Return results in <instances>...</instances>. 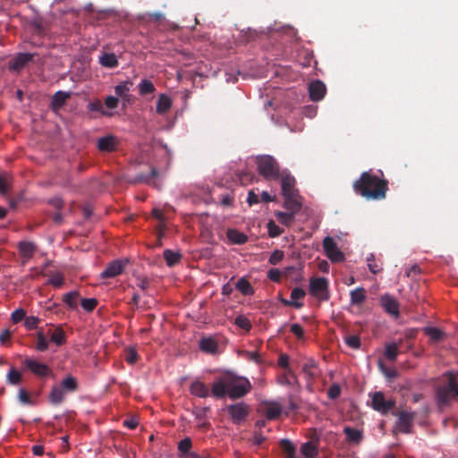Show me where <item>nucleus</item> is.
Masks as SVG:
<instances>
[{"mask_svg": "<svg viewBox=\"0 0 458 458\" xmlns=\"http://www.w3.org/2000/svg\"><path fill=\"white\" fill-rule=\"evenodd\" d=\"M353 191L366 199H384L388 191V181L374 174L372 171L361 173L353 182Z\"/></svg>", "mask_w": 458, "mask_h": 458, "instance_id": "nucleus-1", "label": "nucleus"}, {"mask_svg": "<svg viewBox=\"0 0 458 458\" xmlns=\"http://www.w3.org/2000/svg\"><path fill=\"white\" fill-rule=\"evenodd\" d=\"M445 376V381L437 389V399L439 406H445L451 401L458 400V377L451 372Z\"/></svg>", "mask_w": 458, "mask_h": 458, "instance_id": "nucleus-2", "label": "nucleus"}, {"mask_svg": "<svg viewBox=\"0 0 458 458\" xmlns=\"http://www.w3.org/2000/svg\"><path fill=\"white\" fill-rule=\"evenodd\" d=\"M256 165L259 174L267 181L279 180L280 165L276 159L270 155L256 157Z\"/></svg>", "mask_w": 458, "mask_h": 458, "instance_id": "nucleus-3", "label": "nucleus"}, {"mask_svg": "<svg viewBox=\"0 0 458 458\" xmlns=\"http://www.w3.org/2000/svg\"><path fill=\"white\" fill-rule=\"evenodd\" d=\"M251 389L248 379H237L228 376V392L231 399H238L245 396Z\"/></svg>", "mask_w": 458, "mask_h": 458, "instance_id": "nucleus-4", "label": "nucleus"}, {"mask_svg": "<svg viewBox=\"0 0 458 458\" xmlns=\"http://www.w3.org/2000/svg\"><path fill=\"white\" fill-rule=\"evenodd\" d=\"M282 194L284 198L297 197L298 191L295 188V178L287 170L280 174Z\"/></svg>", "mask_w": 458, "mask_h": 458, "instance_id": "nucleus-5", "label": "nucleus"}, {"mask_svg": "<svg viewBox=\"0 0 458 458\" xmlns=\"http://www.w3.org/2000/svg\"><path fill=\"white\" fill-rule=\"evenodd\" d=\"M322 244L327 257L332 262H342L344 260V254L339 250L336 242L332 237H325Z\"/></svg>", "mask_w": 458, "mask_h": 458, "instance_id": "nucleus-6", "label": "nucleus"}, {"mask_svg": "<svg viewBox=\"0 0 458 458\" xmlns=\"http://www.w3.org/2000/svg\"><path fill=\"white\" fill-rule=\"evenodd\" d=\"M328 282L325 277L312 278L310 283V293L316 298L327 301L329 298Z\"/></svg>", "mask_w": 458, "mask_h": 458, "instance_id": "nucleus-7", "label": "nucleus"}, {"mask_svg": "<svg viewBox=\"0 0 458 458\" xmlns=\"http://www.w3.org/2000/svg\"><path fill=\"white\" fill-rule=\"evenodd\" d=\"M29 29L31 33L30 43L35 47L42 46L41 38L47 34L46 26L41 21L36 19L30 21Z\"/></svg>", "mask_w": 458, "mask_h": 458, "instance_id": "nucleus-8", "label": "nucleus"}, {"mask_svg": "<svg viewBox=\"0 0 458 458\" xmlns=\"http://www.w3.org/2000/svg\"><path fill=\"white\" fill-rule=\"evenodd\" d=\"M128 262H129L128 259H114V260H113L101 272L100 277L102 279H108V278H114V277L123 274Z\"/></svg>", "mask_w": 458, "mask_h": 458, "instance_id": "nucleus-9", "label": "nucleus"}, {"mask_svg": "<svg viewBox=\"0 0 458 458\" xmlns=\"http://www.w3.org/2000/svg\"><path fill=\"white\" fill-rule=\"evenodd\" d=\"M226 409L234 424H241L244 421L250 412L249 406L244 403L230 404Z\"/></svg>", "mask_w": 458, "mask_h": 458, "instance_id": "nucleus-10", "label": "nucleus"}, {"mask_svg": "<svg viewBox=\"0 0 458 458\" xmlns=\"http://www.w3.org/2000/svg\"><path fill=\"white\" fill-rule=\"evenodd\" d=\"M394 401L386 400L385 395L382 392H376L372 395V408L375 411L381 412L382 414H386L390 410H392L394 407Z\"/></svg>", "mask_w": 458, "mask_h": 458, "instance_id": "nucleus-11", "label": "nucleus"}, {"mask_svg": "<svg viewBox=\"0 0 458 458\" xmlns=\"http://www.w3.org/2000/svg\"><path fill=\"white\" fill-rule=\"evenodd\" d=\"M35 55L36 54L19 53L9 62V70L14 72L21 71L30 62L33 61Z\"/></svg>", "mask_w": 458, "mask_h": 458, "instance_id": "nucleus-12", "label": "nucleus"}, {"mask_svg": "<svg viewBox=\"0 0 458 458\" xmlns=\"http://www.w3.org/2000/svg\"><path fill=\"white\" fill-rule=\"evenodd\" d=\"M228 392V376L223 377L216 380L212 384L210 394L216 398L222 399L225 397Z\"/></svg>", "mask_w": 458, "mask_h": 458, "instance_id": "nucleus-13", "label": "nucleus"}, {"mask_svg": "<svg viewBox=\"0 0 458 458\" xmlns=\"http://www.w3.org/2000/svg\"><path fill=\"white\" fill-rule=\"evenodd\" d=\"M380 304L385 311L395 318L400 315L398 301L389 294H385L380 299Z\"/></svg>", "mask_w": 458, "mask_h": 458, "instance_id": "nucleus-14", "label": "nucleus"}, {"mask_svg": "<svg viewBox=\"0 0 458 458\" xmlns=\"http://www.w3.org/2000/svg\"><path fill=\"white\" fill-rule=\"evenodd\" d=\"M306 293L303 289L300 287H295L291 292V299L292 300H286L284 298L280 299L281 303H283L284 306H293L296 309H301L303 306V302L299 301V300H301L305 297Z\"/></svg>", "mask_w": 458, "mask_h": 458, "instance_id": "nucleus-15", "label": "nucleus"}, {"mask_svg": "<svg viewBox=\"0 0 458 458\" xmlns=\"http://www.w3.org/2000/svg\"><path fill=\"white\" fill-rule=\"evenodd\" d=\"M25 366L35 375L38 377L48 376L51 373V369L46 364L40 363L32 359H26Z\"/></svg>", "mask_w": 458, "mask_h": 458, "instance_id": "nucleus-16", "label": "nucleus"}, {"mask_svg": "<svg viewBox=\"0 0 458 458\" xmlns=\"http://www.w3.org/2000/svg\"><path fill=\"white\" fill-rule=\"evenodd\" d=\"M414 419V413L406 411H401L397 420V428L400 432L410 433Z\"/></svg>", "mask_w": 458, "mask_h": 458, "instance_id": "nucleus-17", "label": "nucleus"}, {"mask_svg": "<svg viewBox=\"0 0 458 458\" xmlns=\"http://www.w3.org/2000/svg\"><path fill=\"white\" fill-rule=\"evenodd\" d=\"M327 91L326 85L321 81H315L309 86L310 98L312 101L321 100Z\"/></svg>", "mask_w": 458, "mask_h": 458, "instance_id": "nucleus-18", "label": "nucleus"}, {"mask_svg": "<svg viewBox=\"0 0 458 458\" xmlns=\"http://www.w3.org/2000/svg\"><path fill=\"white\" fill-rule=\"evenodd\" d=\"M118 140L114 135H107L98 140V148L102 152H113L117 148Z\"/></svg>", "mask_w": 458, "mask_h": 458, "instance_id": "nucleus-19", "label": "nucleus"}, {"mask_svg": "<svg viewBox=\"0 0 458 458\" xmlns=\"http://www.w3.org/2000/svg\"><path fill=\"white\" fill-rule=\"evenodd\" d=\"M19 253L22 259V264L27 263L36 251V245L30 242H20L18 244Z\"/></svg>", "mask_w": 458, "mask_h": 458, "instance_id": "nucleus-20", "label": "nucleus"}, {"mask_svg": "<svg viewBox=\"0 0 458 458\" xmlns=\"http://www.w3.org/2000/svg\"><path fill=\"white\" fill-rule=\"evenodd\" d=\"M190 393L199 398H207L210 395L208 386L199 380H195L191 384Z\"/></svg>", "mask_w": 458, "mask_h": 458, "instance_id": "nucleus-21", "label": "nucleus"}, {"mask_svg": "<svg viewBox=\"0 0 458 458\" xmlns=\"http://www.w3.org/2000/svg\"><path fill=\"white\" fill-rule=\"evenodd\" d=\"M71 98V93L59 90L54 94L51 99L50 107L54 111L60 110Z\"/></svg>", "mask_w": 458, "mask_h": 458, "instance_id": "nucleus-22", "label": "nucleus"}, {"mask_svg": "<svg viewBox=\"0 0 458 458\" xmlns=\"http://www.w3.org/2000/svg\"><path fill=\"white\" fill-rule=\"evenodd\" d=\"M301 370L305 374L309 384H311L318 377V366L316 361L312 359L303 364Z\"/></svg>", "mask_w": 458, "mask_h": 458, "instance_id": "nucleus-23", "label": "nucleus"}, {"mask_svg": "<svg viewBox=\"0 0 458 458\" xmlns=\"http://www.w3.org/2000/svg\"><path fill=\"white\" fill-rule=\"evenodd\" d=\"M47 334L50 335V341L57 346H61L66 342V335L61 326L56 327L52 333L49 330Z\"/></svg>", "mask_w": 458, "mask_h": 458, "instance_id": "nucleus-24", "label": "nucleus"}, {"mask_svg": "<svg viewBox=\"0 0 458 458\" xmlns=\"http://www.w3.org/2000/svg\"><path fill=\"white\" fill-rule=\"evenodd\" d=\"M344 432L346 436L347 441L352 444H360L363 438L362 432L360 429L345 427Z\"/></svg>", "mask_w": 458, "mask_h": 458, "instance_id": "nucleus-25", "label": "nucleus"}, {"mask_svg": "<svg viewBox=\"0 0 458 458\" xmlns=\"http://www.w3.org/2000/svg\"><path fill=\"white\" fill-rule=\"evenodd\" d=\"M99 64L106 68H115L118 66V59L114 53H104L99 57Z\"/></svg>", "mask_w": 458, "mask_h": 458, "instance_id": "nucleus-26", "label": "nucleus"}, {"mask_svg": "<svg viewBox=\"0 0 458 458\" xmlns=\"http://www.w3.org/2000/svg\"><path fill=\"white\" fill-rule=\"evenodd\" d=\"M226 236L234 244H243L248 240V237L243 233L236 229H228Z\"/></svg>", "mask_w": 458, "mask_h": 458, "instance_id": "nucleus-27", "label": "nucleus"}, {"mask_svg": "<svg viewBox=\"0 0 458 458\" xmlns=\"http://www.w3.org/2000/svg\"><path fill=\"white\" fill-rule=\"evenodd\" d=\"M158 171L155 167H151L150 173L148 174H140L136 175V177L133 179V182L135 183H146V184H152V179L157 178L158 176Z\"/></svg>", "mask_w": 458, "mask_h": 458, "instance_id": "nucleus-28", "label": "nucleus"}, {"mask_svg": "<svg viewBox=\"0 0 458 458\" xmlns=\"http://www.w3.org/2000/svg\"><path fill=\"white\" fill-rule=\"evenodd\" d=\"M282 413V407L277 403H270L267 405L265 414L267 420H276Z\"/></svg>", "mask_w": 458, "mask_h": 458, "instance_id": "nucleus-29", "label": "nucleus"}, {"mask_svg": "<svg viewBox=\"0 0 458 458\" xmlns=\"http://www.w3.org/2000/svg\"><path fill=\"white\" fill-rule=\"evenodd\" d=\"M235 288L243 295H252L254 293L253 287L245 277H242L237 281Z\"/></svg>", "mask_w": 458, "mask_h": 458, "instance_id": "nucleus-30", "label": "nucleus"}, {"mask_svg": "<svg viewBox=\"0 0 458 458\" xmlns=\"http://www.w3.org/2000/svg\"><path fill=\"white\" fill-rule=\"evenodd\" d=\"M171 106H172L171 99L167 96L161 94L159 96L157 103V107H156L157 113L163 114L166 113L171 108Z\"/></svg>", "mask_w": 458, "mask_h": 458, "instance_id": "nucleus-31", "label": "nucleus"}, {"mask_svg": "<svg viewBox=\"0 0 458 458\" xmlns=\"http://www.w3.org/2000/svg\"><path fill=\"white\" fill-rule=\"evenodd\" d=\"M217 343L212 338H204L199 343L201 351L214 354L217 351Z\"/></svg>", "mask_w": 458, "mask_h": 458, "instance_id": "nucleus-32", "label": "nucleus"}, {"mask_svg": "<svg viewBox=\"0 0 458 458\" xmlns=\"http://www.w3.org/2000/svg\"><path fill=\"white\" fill-rule=\"evenodd\" d=\"M301 453L306 458H314L318 455V447L312 442L309 441L301 446Z\"/></svg>", "mask_w": 458, "mask_h": 458, "instance_id": "nucleus-33", "label": "nucleus"}, {"mask_svg": "<svg viewBox=\"0 0 458 458\" xmlns=\"http://www.w3.org/2000/svg\"><path fill=\"white\" fill-rule=\"evenodd\" d=\"M132 85L133 83L131 81H125L116 85L114 87L115 95L119 98H127Z\"/></svg>", "mask_w": 458, "mask_h": 458, "instance_id": "nucleus-34", "label": "nucleus"}, {"mask_svg": "<svg viewBox=\"0 0 458 458\" xmlns=\"http://www.w3.org/2000/svg\"><path fill=\"white\" fill-rule=\"evenodd\" d=\"M351 303L353 305H359L362 303L366 299L365 290L362 287L356 288L351 291L350 293Z\"/></svg>", "mask_w": 458, "mask_h": 458, "instance_id": "nucleus-35", "label": "nucleus"}, {"mask_svg": "<svg viewBox=\"0 0 458 458\" xmlns=\"http://www.w3.org/2000/svg\"><path fill=\"white\" fill-rule=\"evenodd\" d=\"M182 258V255L178 252H174L169 249L164 250V259L168 267H174L177 264Z\"/></svg>", "mask_w": 458, "mask_h": 458, "instance_id": "nucleus-36", "label": "nucleus"}, {"mask_svg": "<svg viewBox=\"0 0 458 458\" xmlns=\"http://www.w3.org/2000/svg\"><path fill=\"white\" fill-rule=\"evenodd\" d=\"M12 176L7 174H0V193L7 196L12 185Z\"/></svg>", "mask_w": 458, "mask_h": 458, "instance_id": "nucleus-37", "label": "nucleus"}, {"mask_svg": "<svg viewBox=\"0 0 458 458\" xmlns=\"http://www.w3.org/2000/svg\"><path fill=\"white\" fill-rule=\"evenodd\" d=\"M139 92L140 96H146L153 93L156 90L155 85L149 80L144 79L142 80L139 86Z\"/></svg>", "mask_w": 458, "mask_h": 458, "instance_id": "nucleus-38", "label": "nucleus"}, {"mask_svg": "<svg viewBox=\"0 0 458 458\" xmlns=\"http://www.w3.org/2000/svg\"><path fill=\"white\" fill-rule=\"evenodd\" d=\"M399 348L396 343H390L386 345L385 357L390 360L394 361L398 356Z\"/></svg>", "mask_w": 458, "mask_h": 458, "instance_id": "nucleus-39", "label": "nucleus"}, {"mask_svg": "<svg viewBox=\"0 0 458 458\" xmlns=\"http://www.w3.org/2000/svg\"><path fill=\"white\" fill-rule=\"evenodd\" d=\"M47 348H48V341L47 340L44 330L42 328H40L37 332L36 350L38 352H45L47 350Z\"/></svg>", "mask_w": 458, "mask_h": 458, "instance_id": "nucleus-40", "label": "nucleus"}, {"mask_svg": "<svg viewBox=\"0 0 458 458\" xmlns=\"http://www.w3.org/2000/svg\"><path fill=\"white\" fill-rule=\"evenodd\" d=\"M50 401L54 404H60L64 398V391L60 386H54L49 395Z\"/></svg>", "mask_w": 458, "mask_h": 458, "instance_id": "nucleus-41", "label": "nucleus"}, {"mask_svg": "<svg viewBox=\"0 0 458 458\" xmlns=\"http://www.w3.org/2000/svg\"><path fill=\"white\" fill-rule=\"evenodd\" d=\"M192 447V442L190 437H185L178 443V456L179 458L183 457L184 454L191 452Z\"/></svg>", "mask_w": 458, "mask_h": 458, "instance_id": "nucleus-42", "label": "nucleus"}, {"mask_svg": "<svg viewBox=\"0 0 458 458\" xmlns=\"http://www.w3.org/2000/svg\"><path fill=\"white\" fill-rule=\"evenodd\" d=\"M60 387L63 388L64 391L74 392L78 388L77 380L75 377L69 376L62 381Z\"/></svg>", "mask_w": 458, "mask_h": 458, "instance_id": "nucleus-43", "label": "nucleus"}, {"mask_svg": "<svg viewBox=\"0 0 458 458\" xmlns=\"http://www.w3.org/2000/svg\"><path fill=\"white\" fill-rule=\"evenodd\" d=\"M425 334L429 336L433 342H439L444 337V332L437 327H428L424 329Z\"/></svg>", "mask_w": 458, "mask_h": 458, "instance_id": "nucleus-44", "label": "nucleus"}, {"mask_svg": "<svg viewBox=\"0 0 458 458\" xmlns=\"http://www.w3.org/2000/svg\"><path fill=\"white\" fill-rule=\"evenodd\" d=\"M22 376L13 367L7 373V382L11 385L17 386L21 382Z\"/></svg>", "mask_w": 458, "mask_h": 458, "instance_id": "nucleus-45", "label": "nucleus"}, {"mask_svg": "<svg viewBox=\"0 0 458 458\" xmlns=\"http://www.w3.org/2000/svg\"><path fill=\"white\" fill-rule=\"evenodd\" d=\"M297 197L285 198L284 207L285 208L292 211L291 214H294L299 211L301 208V204L297 200Z\"/></svg>", "mask_w": 458, "mask_h": 458, "instance_id": "nucleus-46", "label": "nucleus"}, {"mask_svg": "<svg viewBox=\"0 0 458 458\" xmlns=\"http://www.w3.org/2000/svg\"><path fill=\"white\" fill-rule=\"evenodd\" d=\"M78 297L79 293L77 291H73L64 294L63 300L71 309H76Z\"/></svg>", "mask_w": 458, "mask_h": 458, "instance_id": "nucleus-47", "label": "nucleus"}, {"mask_svg": "<svg viewBox=\"0 0 458 458\" xmlns=\"http://www.w3.org/2000/svg\"><path fill=\"white\" fill-rule=\"evenodd\" d=\"M234 324L238 327H240L247 332H249L251 329L250 320L243 315L237 316L235 318Z\"/></svg>", "mask_w": 458, "mask_h": 458, "instance_id": "nucleus-48", "label": "nucleus"}, {"mask_svg": "<svg viewBox=\"0 0 458 458\" xmlns=\"http://www.w3.org/2000/svg\"><path fill=\"white\" fill-rule=\"evenodd\" d=\"M82 309L87 312H91L98 305V300L95 298H83L81 301Z\"/></svg>", "mask_w": 458, "mask_h": 458, "instance_id": "nucleus-49", "label": "nucleus"}, {"mask_svg": "<svg viewBox=\"0 0 458 458\" xmlns=\"http://www.w3.org/2000/svg\"><path fill=\"white\" fill-rule=\"evenodd\" d=\"M18 400L21 404L33 405L34 402L30 394L23 388H21L18 393Z\"/></svg>", "mask_w": 458, "mask_h": 458, "instance_id": "nucleus-50", "label": "nucleus"}, {"mask_svg": "<svg viewBox=\"0 0 458 458\" xmlns=\"http://www.w3.org/2000/svg\"><path fill=\"white\" fill-rule=\"evenodd\" d=\"M268 235L272 238L277 237L283 233L281 229L273 220L267 223Z\"/></svg>", "mask_w": 458, "mask_h": 458, "instance_id": "nucleus-51", "label": "nucleus"}, {"mask_svg": "<svg viewBox=\"0 0 458 458\" xmlns=\"http://www.w3.org/2000/svg\"><path fill=\"white\" fill-rule=\"evenodd\" d=\"M295 380H296V377L291 369H286V371L282 375V377L280 378V382L282 384H285V385H289V386L293 385Z\"/></svg>", "mask_w": 458, "mask_h": 458, "instance_id": "nucleus-52", "label": "nucleus"}, {"mask_svg": "<svg viewBox=\"0 0 458 458\" xmlns=\"http://www.w3.org/2000/svg\"><path fill=\"white\" fill-rule=\"evenodd\" d=\"M40 319L35 316L25 317L24 326L28 330L36 329L39 324Z\"/></svg>", "mask_w": 458, "mask_h": 458, "instance_id": "nucleus-53", "label": "nucleus"}, {"mask_svg": "<svg viewBox=\"0 0 458 458\" xmlns=\"http://www.w3.org/2000/svg\"><path fill=\"white\" fill-rule=\"evenodd\" d=\"M138 353L135 349L129 347L125 350L124 360L129 364H134L138 360Z\"/></svg>", "mask_w": 458, "mask_h": 458, "instance_id": "nucleus-54", "label": "nucleus"}, {"mask_svg": "<svg viewBox=\"0 0 458 458\" xmlns=\"http://www.w3.org/2000/svg\"><path fill=\"white\" fill-rule=\"evenodd\" d=\"M88 109L89 111L99 112L102 114H104V115H109L110 114H108L107 112H106L104 110L103 105H102L101 101L98 100V99L89 103Z\"/></svg>", "mask_w": 458, "mask_h": 458, "instance_id": "nucleus-55", "label": "nucleus"}, {"mask_svg": "<svg viewBox=\"0 0 458 458\" xmlns=\"http://www.w3.org/2000/svg\"><path fill=\"white\" fill-rule=\"evenodd\" d=\"M12 331L8 328L0 332V344L4 346H10Z\"/></svg>", "mask_w": 458, "mask_h": 458, "instance_id": "nucleus-56", "label": "nucleus"}, {"mask_svg": "<svg viewBox=\"0 0 458 458\" xmlns=\"http://www.w3.org/2000/svg\"><path fill=\"white\" fill-rule=\"evenodd\" d=\"M367 261H368V267H369V269L371 273L373 274H377L378 272H380L382 270V267L381 266L377 265L376 262H375V257L373 254H370L368 258H367Z\"/></svg>", "mask_w": 458, "mask_h": 458, "instance_id": "nucleus-57", "label": "nucleus"}, {"mask_svg": "<svg viewBox=\"0 0 458 458\" xmlns=\"http://www.w3.org/2000/svg\"><path fill=\"white\" fill-rule=\"evenodd\" d=\"M284 251L280 250H276L270 255L268 262L271 265H277L284 259Z\"/></svg>", "mask_w": 458, "mask_h": 458, "instance_id": "nucleus-58", "label": "nucleus"}, {"mask_svg": "<svg viewBox=\"0 0 458 458\" xmlns=\"http://www.w3.org/2000/svg\"><path fill=\"white\" fill-rule=\"evenodd\" d=\"M345 343L346 344L352 348V349H358L360 348V339L359 336L357 335H348L346 338H345Z\"/></svg>", "mask_w": 458, "mask_h": 458, "instance_id": "nucleus-59", "label": "nucleus"}, {"mask_svg": "<svg viewBox=\"0 0 458 458\" xmlns=\"http://www.w3.org/2000/svg\"><path fill=\"white\" fill-rule=\"evenodd\" d=\"M25 317L26 312L23 309H17L11 315V318L13 323L21 322V320L25 319Z\"/></svg>", "mask_w": 458, "mask_h": 458, "instance_id": "nucleus-60", "label": "nucleus"}, {"mask_svg": "<svg viewBox=\"0 0 458 458\" xmlns=\"http://www.w3.org/2000/svg\"><path fill=\"white\" fill-rule=\"evenodd\" d=\"M276 217L280 223L284 224L286 225H290L293 220V215L285 212H278L276 214Z\"/></svg>", "mask_w": 458, "mask_h": 458, "instance_id": "nucleus-61", "label": "nucleus"}, {"mask_svg": "<svg viewBox=\"0 0 458 458\" xmlns=\"http://www.w3.org/2000/svg\"><path fill=\"white\" fill-rule=\"evenodd\" d=\"M64 276L63 275L57 273L55 275H54L49 280H48V284H52L53 286L55 287H61L63 284H64Z\"/></svg>", "mask_w": 458, "mask_h": 458, "instance_id": "nucleus-62", "label": "nucleus"}, {"mask_svg": "<svg viewBox=\"0 0 458 458\" xmlns=\"http://www.w3.org/2000/svg\"><path fill=\"white\" fill-rule=\"evenodd\" d=\"M340 394H341V387L336 384L332 385L328 388L327 395L330 399H336L337 397H339Z\"/></svg>", "mask_w": 458, "mask_h": 458, "instance_id": "nucleus-63", "label": "nucleus"}, {"mask_svg": "<svg viewBox=\"0 0 458 458\" xmlns=\"http://www.w3.org/2000/svg\"><path fill=\"white\" fill-rule=\"evenodd\" d=\"M281 276L282 273L277 268H271L267 272V277L273 282L278 283L281 279Z\"/></svg>", "mask_w": 458, "mask_h": 458, "instance_id": "nucleus-64", "label": "nucleus"}]
</instances>
